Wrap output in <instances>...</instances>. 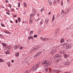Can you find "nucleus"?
I'll return each mask as SVG.
<instances>
[{"label":"nucleus","mask_w":73,"mask_h":73,"mask_svg":"<svg viewBox=\"0 0 73 73\" xmlns=\"http://www.w3.org/2000/svg\"><path fill=\"white\" fill-rule=\"evenodd\" d=\"M63 47H65L66 49H69L72 47V44H66V43H64L63 44Z\"/></svg>","instance_id":"obj_1"},{"label":"nucleus","mask_w":73,"mask_h":73,"mask_svg":"<svg viewBox=\"0 0 73 73\" xmlns=\"http://www.w3.org/2000/svg\"><path fill=\"white\" fill-rule=\"evenodd\" d=\"M42 64L43 65L45 64L46 67H48L50 65V64L49 63V61L48 60H44L42 62Z\"/></svg>","instance_id":"obj_2"},{"label":"nucleus","mask_w":73,"mask_h":73,"mask_svg":"<svg viewBox=\"0 0 73 73\" xmlns=\"http://www.w3.org/2000/svg\"><path fill=\"white\" fill-rule=\"evenodd\" d=\"M62 71L61 70H50V72L51 73H58L59 72H62Z\"/></svg>","instance_id":"obj_3"},{"label":"nucleus","mask_w":73,"mask_h":73,"mask_svg":"<svg viewBox=\"0 0 73 73\" xmlns=\"http://www.w3.org/2000/svg\"><path fill=\"white\" fill-rule=\"evenodd\" d=\"M38 64H36L34 65V66L33 67V68L31 69V70L32 72H34V71H35L36 69L38 68Z\"/></svg>","instance_id":"obj_4"},{"label":"nucleus","mask_w":73,"mask_h":73,"mask_svg":"<svg viewBox=\"0 0 73 73\" xmlns=\"http://www.w3.org/2000/svg\"><path fill=\"white\" fill-rule=\"evenodd\" d=\"M39 48V46H37L36 47V48H34L33 49H32L31 50L30 52L31 53H32L33 52H34V51H35L36 50H37V49H38Z\"/></svg>","instance_id":"obj_5"},{"label":"nucleus","mask_w":73,"mask_h":73,"mask_svg":"<svg viewBox=\"0 0 73 73\" xmlns=\"http://www.w3.org/2000/svg\"><path fill=\"white\" fill-rule=\"evenodd\" d=\"M40 38L41 39V40H43V41H47V40H49V38H44L42 37H41Z\"/></svg>","instance_id":"obj_6"},{"label":"nucleus","mask_w":73,"mask_h":73,"mask_svg":"<svg viewBox=\"0 0 73 73\" xmlns=\"http://www.w3.org/2000/svg\"><path fill=\"white\" fill-rule=\"evenodd\" d=\"M71 62H72V60L71 59L69 60H67L66 62V65H68L70 64V63H71Z\"/></svg>","instance_id":"obj_7"},{"label":"nucleus","mask_w":73,"mask_h":73,"mask_svg":"<svg viewBox=\"0 0 73 73\" xmlns=\"http://www.w3.org/2000/svg\"><path fill=\"white\" fill-rule=\"evenodd\" d=\"M57 50L56 49H52L51 50V53L52 54H53V53H54L55 52H57Z\"/></svg>","instance_id":"obj_8"},{"label":"nucleus","mask_w":73,"mask_h":73,"mask_svg":"<svg viewBox=\"0 0 73 73\" xmlns=\"http://www.w3.org/2000/svg\"><path fill=\"white\" fill-rule=\"evenodd\" d=\"M11 48H12V46H7V47L6 48V50H7V49L8 50H9V49H11Z\"/></svg>","instance_id":"obj_9"},{"label":"nucleus","mask_w":73,"mask_h":73,"mask_svg":"<svg viewBox=\"0 0 73 73\" xmlns=\"http://www.w3.org/2000/svg\"><path fill=\"white\" fill-rule=\"evenodd\" d=\"M54 57L55 58H59V57H61L59 55H54Z\"/></svg>","instance_id":"obj_10"},{"label":"nucleus","mask_w":73,"mask_h":73,"mask_svg":"<svg viewBox=\"0 0 73 73\" xmlns=\"http://www.w3.org/2000/svg\"><path fill=\"white\" fill-rule=\"evenodd\" d=\"M48 3H49L50 5H52V1H50V0H48Z\"/></svg>","instance_id":"obj_11"},{"label":"nucleus","mask_w":73,"mask_h":73,"mask_svg":"<svg viewBox=\"0 0 73 73\" xmlns=\"http://www.w3.org/2000/svg\"><path fill=\"white\" fill-rule=\"evenodd\" d=\"M36 10L35 9H33V14L34 15H35V13H36Z\"/></svg>","instance_id":"obj_12"},{"label":"nucleus","mask_w":73,"mask_h":73,"mask_svg":"<svg viewBox=\"0 0 73 73\" xmlns=\"http://www.w3.org/2000/svg\"><path fill=\"white\" fill-rule=\"evenodd\" d=\"M6 50L7 51L5 52V54H9V50H8V49Z\"/></svg>","instance_id":"obj_13"},{"label":"nucleus","mask_w":73,"mask_h":73,"mask_svg":"<svg viewBox=\"0 0 73 73\" xmlns=\"http://www.w3.org/2000/svg\"><path fill=\"white\" fill-rule=\"evenodd\" d=\"M33 22V20L31 19H30L29 23L30 24H32V22Z\"/></svg>","instance_id":"obj_14"},{"label":"nucleus","mask_w":73,"mask_h":73,"mask_svg":"<svg viewBox=\"0 0 73 73\" xmlns=\"http://www.w3.org/2000/svg\"><path fill=\"white\" fill-rule=\"evenodd\" d=\"M28 38L29 40H30V39H32L33 40V36H29Z\"/></svg>","instance_id":"obj_15"},{"label":"nucleus","mask_w":73,"mask_h":73,"mask_svg":"<svg viewBox=\"0 0 73 73\" xmlns=\"http://www.w3.org/2000/svg\"><path fill=\"white\" fill-rule=\"evenodd\" d=\"M8 66L9 67L11 66V62H8L7 63Z\"/></svg>","instance_id":"obj_16"},{"label":"nucleus","mask_w":73,"mask_h":73,"mask_svg":"<svg viewBox=\"0 0 73 73\" xmlns=\"http://www.w3.org/2000/svg\"><path fill=\"white\" fill-rule=\"evenodd\" d=\"M65 52H63V51H61L59 53V54H65Z\"/></svg>","instance_id":"obj_17"},{"label":"nucleus","mask_w":73,"mask_h":73,"mask_svg":"<svg viewBox=\"0 0 73 73\" xmlns=\"http://www.w3.org/2000/svg\"><path fill=\"white\" fill-rule=\"evenodd\" d=\"M64 41V38H62L61 39L60 42H61L62 43H63V42Z\"/></svg>","instance_id":"obj_18"},{"label":"nucleus","mask_w":73,"mask_h":73,"mask_svg":"<svg viewBox=\"0 0 73 73\" xmlns=\"http://www.w3.org/2000/svg\"><path fill=\"white\" fill-rule=\"evenodd\" d=\"M1 44L3 46H5V47H6V46H7V44H6L3 43H2Z\"/></svg>","instance_id":"obj_19"},{"label":"nucleus","mask_w":73,"mask_h":73,"mask_svg":"<svg viewBox=\"0 0 73 73\" xmlns=\"http://www.w3.org/2000/svg\"><path fill=\"white\" fill-rule=\"evenodd\" d=\"M35 16V14H31L30 15V16L31 17H33V16Z\"/></svg>","instance_id":"obj_20"},{"label":"nucleus","mask_w":73,"mask_h":73,"mask_svg":"<svg viewBox=\"0 0 73 73\" xmlns=\"http://www.w3.org/2000/svg\"><path fill=\"white\" fill-rule=\"evenodd\" d=\"M37 54V55H41V52H38L37 54Z\"/></svg>","instance_id":"obj_21"},{"label":"nucleus","mask_w":73,"mask_h":73,"mask_svg":"<svg viewBox=\"0 0 73 73\" xmlns=\"http://www.w3.org/2000/svg\"><path fill=\"white\" fill-rule=\"evenodd\" d=\"M17 19L18 21H19V22H20L21 21V19L20 18L18 17V18Z\"/></svg>","instance_id":"obj_22"},{"label":"nucleus","mask_w":73,"mask_h":73,"mask_svg":"<svg viewBox=\"0 0 73 73\" xmlns=\"http://www.w3.org/2000/svg\"><path fill=\"white\" fill-rule=\"evenodd\" d=\"M18 48V47H17V46H15L14 47V49L15 50V49H17Z\"/></svg>","instance_id":"obj_23"},{"label":"nucleus","mask_w":73,"mask_h":73,"mask_svg":"<svg viewBox=\"0 0 73 73\" xmlns=\"http://www.w3.org/2000/svg\"><path fill=\"white\" fill-rule=\"evenodd\" d=\"M56 32H60V29L59 28H57L56 30Z\"/></svg>","instance_id":"obj_24"},{"label":"nucleus","mask_w":73,"mask_h":73,"mask_svg":"<svg viewBox=\"0 0 73 73\" xmlns=\"http://www.w3.org/2000/svg\"><path fill=\"white\" fill-rule=\"evenodd\" d=\"M4 62V60L2 59H0V62Z\"/></svg>","instance_id":"obj_25"},{"label":"nucleus","mask_w":73,"mask_h":73,"mask_svg":"<svg viewBox=\"0 0 73 73\" xmlns=\"http://www.w3.org/2000/svg\"><path fill=\"white\" fill-rule=\"evenodd\" d=\"M42 23H43V20H41L40 24L41 25L42 24Z\"/></svg>","instance_id":"obj_26"},{"label":"nucleus","mask_w":73,"mask_h":73,"mask_svg":"<svg viewBox=\"0 0 73 73\" xmlns=\"http://www.w3.org/2000/svg\"><path fill=\"white\" fill-rule=\"evenodd\" d=\"M55 19V18L54 17V15H53L52 18V21H54V20Z\"/></svg>","instance_id":"obj_27"},{"label":"nucleus","mask_w":73,"mask_h":73,"mask_svg":"<svg viewBox=\"0 0 73 73\" xmlns=\"http://www.w3.org/2000/svg\"><path fill=\"white\" fill-rule=\"evenodd\" d=\"M23 4L24 5V7H27V4L26 3H23Z\"/></svg>","instance_id":"obj_28"},{"label":"nucleus","mask_w":73,"mask_h":73,"mask_svg":"<svg viewBox=\"0 0 73 73\" xmlns=\"http://www.w3.org/2000/svg\"><path fill=\"white\" fill-rule=\"evenodd\" d=\"M0 37L1 38H4V36H3L2 35H0Z\"/></svg>","instance_id":"obj_29"},{"label":"nucleus","mask_w":73,"mask_h":73,"mask_svg":"<svg viewBox=\"0 0 73 73\" xmlns=\"http://www.w3.org/2000/svg\"><path fill=\"white\" fill-rule=\"evenodd\" d=\"M64 57L65 58H66L67 57H68V55H64Z\"/></svg>","instance_id":"obj_30"},{"label":"nucleus","mask_w":73,"mask_h":73,"mask_svg":"<svg viewBox=\"0 0 73 73\" xmlns=\"http://www.w3.org/2000/svg\"><path fill=\"white\" fill-rule=\"evenodd\" d=\"M45 10V9H44V8H43V9H42L40 10V12H42V11H44Z\"/></svg>","instance_id":"obj_31"},{"label":"nucleus","mask_w":73,"mask_h":73,"mask_svg":"<svg viewBox=\"0 0 73 73\" xmlns=\"http://www.w3.org/2000/svg\"><path fill=\"white\" fill-rule=\"evenodd\" d=\"M37 37V35H34V38H36V37Z\"/></svg>","instance_id":"obj_32"},{"label":"nucleus","mask_w":73,"mask_h":73,"mask_svg":"<svg viewBox=\"0 0 73 73\" xmlns=\"http://www.w3.org/2000/svg\"><path fill=\"white\" fill-rule=\"evenodd\" d=\"M30 35H32V34H33V32L32 31H31V32H30Z\"/></svg>","instance_id":"obj_33"},{"label":"nucleus","mask_w":73,"mask_h":73,"mask_svg":"<svg viewBox=\"0 0 73 73\" xmlns=\"http://www.w3.org/2000/svg\"><path fill=\"white\" fill-rule=\"evenodd\" d=\"M40 19L39 18L37 19L36 20V21H38V20H40Z\"/></svg>","instance_id":"obj_34"},{"label":"nucleus","mask_w":73,"mask_h":73,"mask_svg":"<svg viewBox=\"0 0 73 73\" xmlns=\"http://www.w3.org/2000/svg\"><path fill=\"white\" fill-rule=\"evenodd\" d=\"M46 73L48 72V70L47 68H46Z\"/></svg>","instance_id":"obj_35"},{"label":"nucleus","mask_w":73,"mask_h":73,"mask_svg":"<svg viewBox=\"0 0 73 73\" xmlns=\"http://www.w3.org/2000/svg\"><path fill=\"white\" fill-rule=\"evenodd\" d=\"M53 3H54L55 4H56V3H57V1H56L54 0L53 2Z\"/></svg>","instance_id":"obj_36"},{"label":"nucleus","mask_w":73,"mask_h":73,"mask_svg":"<svg viewBox=\"0 0 73 73\" xmlns=\"http://www.w3.org/2000/svg\"><path fill=\"white\" fill-rule=\"evenodd\" d=\"M18 7H20V3H18Z\"/></svg>","instance_id":"obj_37"},{"label":"nucleus","mask_w":73,"mask_h":73,"mask_svg":"<svg viewBox=\"0 0 73 73\" xmlns=\"http://www.w3.org/2000/svg\"><path fill=\"white\" fill-rule=\"evenodd\" d=\"M61 5H63V1H62V0H61Z\"/></svg>","instance_id":"obj_38"},{"label":"nucleus","mask_w":73,"mask_h":73,"mask_svg":"<svg viewBox=\"0 0 73 73\" xmlns=\"http://www.w3.org/2000/svg\"><path fill=\"white\" fill-rule=\"evenodd\" d=\"M15 55H19V52H18L17 53H15Z\"/></svg>","instance_id":"obj_39"},{"label":"nucleus","mask_w":73,"mask_h":73,"mask_svg":"<svg viewBox=\"0 0 73 73\" xmlns=\"http://www.w3.org/2000/svg\"><path fill=\"white\" fill-rule=\"evenodd\" d=\"M54 33V34H55V35H57V32L56 31Z\"/></svg>","instance_id":"obj_40"},{"label":"nucleus","mask_w":73,"mask_h":73,"mask_svg":"<svg viewBox=\"0 0 73 73\" xmlns=\"http://www.w3.org/2000/svg\"><path fill=\"white\" fill-rule=\"evenodd\" d=\"M48 20H46L45 23L46 24H47V23H48Z\"/></svg>","instance_id":"obj_41"},{"label":"nucleus","mask_w":73,"mask_h":73,"mask_svg":"<svg viewBox=\"0 0 73 73\" xmlns=\"http://www.w3.org/2000/svg\"><path fill=\"white\" fill-rule=\"evenodd\" d=\"M37 56H38V55H35L34 56V58H36V57H37Z\"/></svg>","instance_id":"obj_42"},{"label":"nucleus","mask_w":73,"mask_h":73,"mask_svg":"<svg viewBox=\"0 0 73 73\" xmlns=\"http://www.w3.org/2000/svg\"><path fill=\"white\" fill-rule=\"evenodd\" d=\"M6 33H7V34H9L10 33V32L7 31Z\"/></svg>","instance_id":"obj_43"},{"label":"nucleus","mask_w":73,"mask_h":73,"mask_svg":"<svg viewBox=\"0 0 73 73\" xmlns=\"http://www.w3.org/2000/svg\"><path fill=\"white\" fill-rule=\"evenodd\" d=\"M56 62H59V60L57 59V60H56Z\"/></svg>","instance_id":"obj_44"},{"label":"nucleus","mask_w":73,"mask_h":73,"mask_svg":"<svg viewBox=\"0 0 73 73\" xmlns=\"http://www.w3.org/2000/svg\"><path fill=\"white\" fill-rule=\"evenodd\" d=\"M20 49H23V46H21L19 48Z\"/></svg>","instance_id":"obj_45"},{"label":"nucleus","mask_w":73,"mask_h":73,"mask_svg":"<svg viewBox=\"0 0 73 73\" xmlns=\"http://www.w3.org/2000/svg\"><path fill=\"white\" fill-rule=\"evenodd\" d=\"M11 4L9 5V7H10V8H11Z\"/></svg>","instance_id":"obj_46"},{"label":"nucleus","mask_w":73,"mask_h":73,"mask_svg":"<svg viewBox=\"0 0 73 73\" xmlns=\"http://www.w3.org/2000/svg\"><path fill=\"white\" fill-rule=\"evenodd\" d=\"M59 0H57V3H58V4H60V1H59Z\"/></svg>","instance_id":"obj_47"},{"label":"nucleus","mask_w":73,"mask_h":73,"mask_svg":"<svg viewBox=\"0 0 73 73\" xmlns=\"http://www.w3.org/2000/svg\"><path fill=\"white\" fill-rule=\"evenodd\" d=\"M43 51V52H46V50L44 49V50Z\"/></svg>","instance_id":"obj_48"},{"label":"nucleus","mask_w":73,"mask_h":73,"mask_svg":"<svg viewBox=\"0 0 73 73\" xmlns=\"http://www.w3.org/2000/svg\"><path fill=\"white\" fill-rule=\"evenodd\" d=\"M25 73H29V70H27L26 72Z\"/></svg>","instance_id":"obj_49"},{"label":"nucleus","mask_w":73,"mask_h":73,"mask_svg":"<svg viewBox=\"0 0 73 73\" xmlns=\"http://www.w3.org/2000/svg\"><path fill=\"white\" fill-rule=\"evenodd\" d=\"M6 13L8 15H10V14L8 13V12H7Z\"/></svg>","instance_id":"obj_50"},{"label":"nucleus","mask_w":73,"mask_h":73,"mask_svg":"<svg viewBox=\"0 0 73 73\" xmlns=\"http://www.w3.org/2000/svg\"><path fill=\"white\" fill-rule=\"evenodd\" d=\"M6 9V10L7 11H8L7 12H9V11L8 10V9Z\"/></svg>","instance_id":"obj_51"},{"label":"nucleus","mask_w":73,"mask_h":73,"mask_svg":"<svg viewBox=\"0 0 73 73\" xmlns=\"http://www.w3.org/2000/svg\"><path fill=\"white\" fill-rule=\"evenodd\" d=\"M15 22H16V23H18V21H17V20H15Z\"/></svg>","instance_id":"obj_52"},{"label":"nucleus","mask_w":73,"mask_h":73,"mask_svg":"<svg viewBox=\"0 0 73 73\" xmlns=\"http://www.w3.org/2000/svg\"><path fill=\"white\" fill-rule=\"evenodd\" d=\"M11 62H12V63L14 62V60H11Z\"/></svg>","instance_id":"obj_53"},{"label":"nucleus","mask_w":73,"mask_h":73,"mask_svg":"<svg viewBox=\"0 0 73 73\" xmlns=\"http://www.w3.org/2000/svg\"><path fill=\"white\" fill-rule=\"evenodd\" d=\"M5 1H6V2H7V3H8V0H6Z\"/></svg>","instance_id":"obj_54"},{"label":"nucleus","mask_w":73,"mask_h":73,"mask_svg":"<svg viewBox=\"0 0 73 73\" xmlns=\"http://www.w3.org/2000/svg\"><path fill=\"white\" fill-rule=\"evenodd\" d=\"M4 32H5V33H7V31H5Z\"/></svg>","instance_id":"obj_55"},{"label":"nucleus","mask_w":73,"mask_h":73,"mask_svg":"<svg viewBox=\"0 0 73 73\" xmlns=\"http://www.w3.org/2000/svg\"><path fill=\"white\" fill-rule=\"evenodd\" d=\"M14 17H17V15H15L14 16Z\"/></svg>","instance_id":"obj_56"},{"label":"nucleus","mask_w":73,"mask_h":73,"mask_svg":"<svg viewBox=\"0 0 73 73\" xmlns=\"http://www.w3.org/2000/svg\"><path fill=\"white\" fill-rule=\"evenodd\" d=\"M1 26H2V27H4V24H1Z\"/></svg>","instance_id":"obj_57"},{"label":"nucleus","mask_w":73,"mask_h":73,"mask_svg":"<svg viewBox=\"0 0 73 73\" xmlns=\"http://www.w3.org/2000/svg\"><path fill=\"white\" fill-rule=\"evenodd\" d=\"M51 13L50 12H49L48 13V15H51Z\"/></svg>","instance_id":"obj_58"},{"label":"nucleus","mask_w":73,"mask_h":73,"mask_svg":"<svg viewBox=\"0 0 73 73\" xmlns=\"http://www.w3.org/2000/svg\"><path fill=\"white\" fill-rule=\"evenodd\" d=\"M64 73H70V72H66Z\"/></svg>","instance_id":"obj_59"},{"label":"nucleus","mask_w":73,"mask_h":73,"mask_svg":"<svg viewBox=\"0 0 73 73\" xmlns=\"http://www.w3.org/2000/svg\"><path fill=\"white\" fill-rule=\"evenodd\" d=\"M37 16H40V14L38 13L37 14Z\"/></svg>","instance_id":"obj_60"},{"label":"nucleus","mask_w":73,"mask_h":73,"mask_svg":"<svg viewBox=\"0 0 73 73\" xmlns=\"http://www.w3.org/2000/svg\"><path fill=\"white\" fill-rule=\"evenodd\" d=\"M62 13H64V11H62Z\"/></svg>","instance_id":"obj_61"},{"label":"nucleus","mask_w":73,"mask_h":73,"mask_svg":"<svg viewBox=\"0 0 73 73\" xmlns=\"http://www.w3.org/2000/svg\"><path fill=\"white\" fill-rule=\"evenodd\" d=\"M10 23H13V22L12 21H11Z\"/></svg>","instance_id":"obj_62"},{"label":"nucleus","mask_w":73,"mask_h":73,"mask_svg":"<svg viewBox=\"0 0 73 73\" xmlns=\"http://www.w3.org/2000/svg\"><path fill=\"white\" fill-rule=\"evenodd\" d=\"M69 0H67V2H69Z\"/></svg>","instance_id":"obj_63"},{"label":"nucleus","mask_w":73,"mask_h":73,"mask_svg":"<svg viewBox=\"0 0 73 73\" xmlns=\"http://www.w3.org/2000/svg\"><path fill=\"white\" fill-rule=\"evenodd\" d=\"M72 37H73V34H72Z\"/></svg>","instance_id":"obj_64"}]
</instances>
